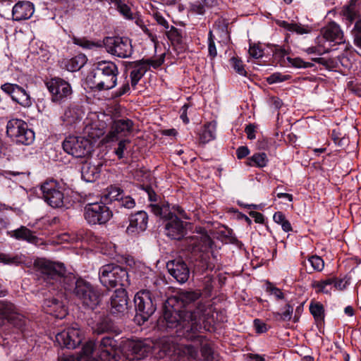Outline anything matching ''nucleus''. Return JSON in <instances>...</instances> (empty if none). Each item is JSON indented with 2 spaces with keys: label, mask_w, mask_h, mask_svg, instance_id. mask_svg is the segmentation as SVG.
I'll return each mask as SVG.
<instances>
[{
  "label": "nucleus",
  "mask_w": 361,
  "mask_h": 361,
  "mask_svg": "<svg viewBox=\"0 0 361 361\" xmlns=\"http://www.w3.org/2000/svg\"><path fill=\"white\" fill-rule=\"evenodd\" d=\"M99 275L101 283L107 288L117 286L127 287L130 285L127 270L115 264L102 266L99 269Z\"/></svg>",
  "instance_id": "423d86ee"
},
{
  "label": "nucleus",
  "mask_w": 361,
  "mask_h": 361,
  "mask_svg": "<svg viewBox=\"0 0 361 361\" xmlns=\"http://www.w3.org/2000/svg\"><path fill=\"white\" fill-rule=\"evenodd\" d=\"M73 42L74 44L87 49H93L98 47H102L103 44V42H94L89 40L85 37H74L73 38Z\"/></svg>",
  "instance_id": "c03bdc74"
},
{
  "label": "nucleus",
  "mask_w": 361,
  "mask_h": 361,
  "mask_svg": "<svg viewBox=\"0 0 361 361\" xmlns=\"http://www.w3.org/2000/svg\"><path fill=\"white\" fill-rule=\"evenodd\" d=\"M217 0H198L190 6V11L196 15H204L207 10L217 6Z\"/></svg>",
  "instance_id": "7c9ffc66"
},
{
  "label": "nucleus",
  "mask_w": 361,
  "mask_h": 361,
  "mask_svg": "<svg viewBox=\"0 0 361 361\" xmlns=\"http://www.w3.org/2000/svg\"><path fill=\"white\" fill-rule=\"evenodd\" d=\"M123 195V190L118 187L110 186L104 192L102 200L107 204L112 202L118 203Z\"/></svg>",
  "instance_id": "2f4dec72"
},
{
  "label": "nucleus",
  "mask_w": 361,
  "mask_h": 361,
  "mask_svg": "<svg viewBox=\"0 0 361 361\" xmlns=\"http://www.w3.org/2000/svg\"><path fill=\"white\" fill-rule=\"evenodd\" d=\"M87 59L85 54H78L66 63V68L68 71L75 72L79 71L87 63Z\"/></svg>",
  "instance_id": "72a5a7b5"
},
{
  "label": "nucleus",
  "mask_w": 361,
  "mask_h": 361,
  "mask_svg": "<svg viewBox=\"0 0 361 361\" xmlns=\"http://www.w3.org/2000/svg\"><path fill=\"white\" fill-rule=\"evenodd\" d=\"M200 296L201 293L198 291H184L181 292L178 296L172 297L171 298L176 300L177 304L176 305L181 309L184 313L187 311H194L200 303L212 308L209 303L197 301ZM212 310H213V309Z\"/></svg>",
  "instance_id": "6ab92c4d"
},
{
  "label": "nucleus",
  "mask_w": 361,
  "mask_h": 361,
  "mask_svg": "<svg viewBox=\"0 0 361 361\" xmlns=\"http://www.w3.org/2000/svg\"><path fill=\"white\" fill-rule=\"evenodd\" d=\"M342 16L343 21H345L346 25L349 27L355 20L357 13L353 7L348 6L343 7Z\"/></svg>",
  "instance_id": "de8ad7c7"
},
{
  "label": "nucleus",
  "mask_w": 361,
  "mask_h": 361,
  "mask_svg": "<svg viewBox=\"0 0 361 361\" xmlns=\"http://www.w3.org/2000/svg\"><path fill=\"white\" fill-rule=\"evenodd\" d=\"M137 318L140 317L142 323L148 320L155 312L156 305L154 303L152 294L149 290H142L136 293L134 298Z\"/></svg>",
  "instance_id": "4468645a"
},
{
  "label": "nucleus",
  "mask_w": 361,
  "mask_h": 361,
  "mask_svg": "<svg viewBox=\"0 0 361 361\" xmlns=\"http://www.w3.org/2000/svg\"><path fill=\"white\" fill-rule=\"evenodd\" d=\"M288 60L289 63L294 67L298 68H310L314 66L313 63L310 62H305L300 58H290L288 57Z\"/></svg>",
  "instance_id": "6e6d98bb"
},
{
  "label": "nucleus",
  "mask_w": 361,
  "mask_h": 361,
  "mask_svg": "<svg viewBox=\"0 0 361 361\" xmlns=\"http://www.w3.org/2000/svg\"><path fill=\"white\" fill-rule=\"evenodd\" d=\"M109 312L116 317H121L128 312V295L125 288L116 289L110 298Z\"/></svg>",
  "instance_id": "aec40b11"
},
{
  "label": "nucleus",
  "mask_w": 361,
  "mask_h": 361,
  "mask_svg": "<svg viewBox=\"0 0 361 361\" xmlns=\"http://www.w3.org/2000/svg\"><path fill=\"white\" fill-rule=\"evenodd\" d=\"M254 326L255 328L256 332L258 334L265 333L269 329L267 325L259 319H255L254 320Z\"/></svg>",
  "instance_id": "e2e57ef3"
},
{
  "label": "nucleus",
  "mask_w": 361,
  "mask_h": 361,
  "mask_svg": "<svg viewBox=\"0 0 361 361\" xmlns=\"http://www.w3.org/2000/svg\"><path fill=\"white\" fill-rule=\"evenodd\" d=\"M321 32L324 38L335 44H340L344 42V35L340 25L335 22H331L324 27Z\"/></svg>",
  "instance_id": "5701e85b"
},
{
  "label": "nucleus",
  "mask_w": 361,
  "mask_h": 361,
  "mask_svg": "<svg viewBox=\"0 0 361 361\" xmlns=\"http://www.w3.org/2000/svg\"><path fill=\"white\" fill-rule=\"evenodd\" d=\"M129 65L133 68L130 74V83L131 86L135 88L147 71V68H145V63L141 60L129 62Z\"/></svg>",
  "instance_id": "c756f323"
},
{
  "label": "nucleus",
  "mask_w": 361,
  "mask_h": 361,
  "mask_svg": "<svg viewBox=\"0 0 361 361\" xmlns=\"http://www.w3.org/2000/svg\"><path fill=\"white\" fill-rule=\"evenodd\" d=\"M63 150L77 158H84L91 153L92 145L84 137L69 136L63 142Z\"/></svg>",
  "instance_id": "ddd939ff"
},
{
  "label": "nucleus",
  "mask_w": 361,
  "mask_h": 361,
  "mask_svg": "<svg viewBox=\"0 0 361 361\" xmlns=\"http://www.w3.org/2000/svg\"><path fill=\"white\" fill-rule=\"evenodd\" d=\"M293 312V307L290 304H286L283 312H273V317L276 321L289 322L292 318Z\"/></svg>",
  "instance_id": "37998d69"
},
{
  "label": "nucleus",
  "mask_w": 361,
  "mask_h": 361,
  "mask_svg": "<svg viewBox=\"0 0 361 361\" xmlns=\"http://www.w3.org/2000/svg\"><path fill=\"white\" fill-rule=\"evenodd\" d=\"M8 234L18 240H25L27 243L37 245L39 239L34 233L26 226H21L20 228L8 232Z\"/></svg>",
  "instance_id": "c85d7f7f"
},
{
  "label": "nucleus",
  "mask_w": 361,
  "mask_h": 361,
  "mask_svg": "<svg viewBox=\"0 0 361 361\" xmlns=\"http://www.w3.org/2000/svg\"><path fill=\"white\" fill-rule=\"evenodd\" d=\"M120 350L129 361L143 359L151 351V346L142 341L125 339L121 342Z\"/></svg>",
  "instance_id": "9d476101"
},
{
  "label": "nucleus",
  "mask_w": 361,
  "mask_h": 361,
  "mask_svg": "<svg viewBox=\"0 0 361 361\" xmlns=\"http://www.w3.org/2000/svg\"><path fill=\"white\" fill-rule=\"evenodd\" d=\"M334 278L328 279L326 280L320 281L317 286L320 291L327 293L330 291L329 289H328V286L334 285Z\"/></svg>",
  "instance_id": "052dcab7"
},
{
  "label": "nucleus",
  "mask_w": 361,
  "mask_h": 361,
  "mask_svg": "<svg viewBox=\"0 0 361 361\" xmlns=\"http://www.w3.org/2000/svg\"><path fill=\"white\" fill-rule=\"evenodd\" d=\"M14 328L24 333L27 326L25 317L16 310L8 322Z\"/></svg>",
  "instance_id": "e433bc0d"
},
{
  "label": "nucleus",
  "mask_w": 361,
  "mask_h": 361,
  "mask_svg": "<svg viewBox=\"0 0 361 361\" xmlns=\"http://www.w3.org/2000/svg\"><path fill=\"white\" fill-rule=\"evenodd\" d=\"M273 55L276 59H282L286 55V51L279 45H274L273 49Z\"/></svg>",
  "instance_id": "0e129e2a"
},
{
  "label": "nucleus",
  "mask_w": 361,
  "mask_h": 361,
  "mask_svg": "<svg viewBox=\"0 0 361 361\" xmlns=\"http://www.w3.org/2000/svg\"><path fill=\"white\" fill-rule=\"evenodd\" d=\"M116 346V341L109 336L103 337L99 344L90 341L82 346L81 356L87 361L94 355L101 361H118Z\"/></svg>",
  "instance_id": "39448f33"
},
{
  "label": "nucleus",
  "mask_w": 361,
  "mask_h": 361,
  "mask_svg": "<svg viewBox=\"0 0 361 361\" xmlns=\"http://www.w3.org/2000/svg\"><path fill=\"white\" fill-rule=\"evenodd\" d=\"M278 25L288 31L295 32L299 35L307 34L311 31V28L307 25L305 26L301 24L289 23L284 20L279 22Z\"/></svg>",
  "instance_id": "c9c22d12"
},
{
  "label": "nucleus",
  "mask_w": 361,
  "mask_h": 361,
  "mask_svg": "<svg viewBox=\"0 0 361 361\" xmlns=\"http://www.w3.org/2000/svg\"><path fill=\"white\" fill-rule=\"evenodd\" d=\"M212 244V238L206 233L186 237L183 240V245L193 256L201 260H205V255L209 252Z\"/></svg>",
  "instance_id": "1a4fd4ad"
},
{
  "label": "nucleus",
  "mask_w": 361,
  "mask_h": 361,
  "mask_svg": "<svg viewBox=\"0 0 361 361\" xmlns=\"http://www.w3.org/2000/svg\"><path fill=\"white\" fill-rule=\"evenodd\" d=\"M34 13L33 5L30 1H19L13 7V19L16 21L30 18Z\"/></svg>",
  "instance_id": "bb28decb"
},
{
  "label": "nucleus",
  "mask_w": 361,
  "mask_h": 361,
  "mask_svg": "<svg viewBox=\"0 0 361 361\" xmlns=\"http://www.w3.org/2000/svg\"><path fill=\"white\" fill-rule=\"evenodd\" d=\"M149 207L151 212L157 216L168 220L165 225L166 234L171 239L180 240L186 233V224L181 221L173 212H176L185 219H190V216L185 210L178 205H173L170 208L167 202L150 204Z\"/></svg>",
  "instance_id": "7ed1b4c3"
},
{
  "label": "nucleus",
  "mask_w": 361,
  "mask_h": 361,
  "mask_svg": "<svg viewBox=\"0 0 361 361\" xmlns=\"http://www.w3.org/2000/svg\"><path fill=\"white\" fill-rule=\"evenodd\" d=\"M231 66L236 73L240 75L245 76L247 74L243 61L237 57H232L230 60Z\"/></svg>",
  "instance_id": "8fccbe9b"
},
{
  "label": "nucleus",
  "mask_w": 361,
  "mask_h": 361,
  "mask_svg": "<svg viewBox=\"0 0 361 361\" xmlns=\"http://www.w3.org/2000/svg\"><path fill=\"white\" fill-rule=\"evenodd\" d=\"M208 52L211 59H214L217 55V51L214 42V36L212 30L208 33Z\"/></svg>",
  "instance_id": "864d4df0"
},
{
  "label": "nucleus",
  "mask_w": 361,
  "mask_h": 361,
  "mask_svg": "<svg viewBox=\"0 0 361 361\" xmlns=\"http://www.w3.org/2000/svg\"><path fill=\"white\" fill-rule=\"evenodd\" d=\"M203 327L202 322L189 327L186 330L185 339L196 343V346L200 348L201 355L204 361H213V351L211 345L206 336L200 335Z\"/></svg>",
  "instance_id": "9b49d317"
},
{
  "label": "nucleus",
  "mask_w": 361,
  "mask_h": 361,
  "mask_svg": "<svg viewBox=\"0 0 361 361\" xmlns=\"http://www.w3.org/2000/svg\"><path fill=\"white\" fill-rule=\"evenodd\" d=\"M83 113L82 110L76 106L68 108L64 113L63 121L67 125H72L82 119Z\"/></svg>",
  "instance_id": "473e14b6"
},
{
  "label": "nucleus",
  "mask_w": 361,
  "mask_h": 361,
  "mask_svg": "<svg viewBox=\"0 0 361 361\" xmlns=\"http://www.w3.org/2000/svg\"><path fill=\"white\" fill-rule=\"evenodd\" d=\"M0 262L4 264H15L18 262V257H10L6 254H0Z\"/></svg>",
  "instance_id": "338daca9"
},
{
  "label": "nucleus",
  "mask_w": 361,
  "mask_h": 361,
  "mask_svg": "<svg viewBox=\"0 0 361 361\" xmlns=\"http://www.w3.org/2000/svg\"><path fill=\"white\" fill-rule=\"evenodd\" d=\"M117 205L126 208V209H133L135 206V201L133 198L130 196H122L121 198L117 203Z\"/></svg>",
  "instance_id": "4d7b16f0"
},
{
  "label": "nucleus",
  "mask_w": 361,
  "mask_h": 361,
  "mask_svg": "<svg viewBox=\"0 0 361 361\" xmlns=\"http://www.w3.org/2000/svg\"><path fill=\"white\" fill-rule=\"evenodd\" d=\"M144 63L145 68L147 69L149 67H153L154 68H157L159 66L162 65L164 63V59L161 58L157 59H142L141 60Z\"/></svg>",
  "instance_id": "bf43d9fd"
},
{
  "label": "nucleus",
  "mask_w": 361,
  "mask_h": 361,
  "mask_svg": "<svg viewBox=\"0 0 361 361\" xmlns=\"http://www.w3.org/2000/svg\"><path fill=\"white\" fill-rule=\"evenodd\" d=\"M16 310V307L13 303L0 301V319H6L8 322Z\"/></svg>",
  "instance_id": "58836bf2"
},
{
  "label": "nucleus",
  "mask_w": 361,
  "mask_h": 361,
  "mask_svg": "<svg viewBox=\"0 0 361 361\" xmlns=\"http://www.w3.org/2000/svg\"><path fill=\"white\" fill-rule=\"evenodd\" d=\"M38 275L49 284L61 287L73 293L83 306L95 309L101 301V293L90 282L77 279L72 273H67L63 264L39 259L35 262Z\"/></svg>",
  "instance_id": "f257e3e1"
},
{
  "label": "nucleus",
  "mask_w": 361,
  "mask_h": 361,
  "mask_svg": "<svg viewBox=\"0 0 361 361\" xmlns=\"http://www.w3.org/2000/svg\"><path fill=\"white\" fill-rule=\"evenodd\" d=\"M44 311L56 318L62 319L66 315V310L63 302L56 298L46 299L42 305Z\"/></svg>",
  "instance_id": "393cba45"
},
{
  "label": "nucleus",
  "mask_w": 361,
  "mask_h": 361,
  "mask_svg": "<svg viewBox=\"0 0 361 361\" xmlns=\"http://www.w3.org/2000/svg\"><path fill=\"white\" fill-rule=\"evenodd\" d=\"M175 298H169L164 306L163 315L158 320V326L161 329L166 331L175 330L177 337L186 338V330L192 326L204 324V329L211 324L213 317L212 310L208 306L200 303L194 311L184 313L178 307Z\"/></svg>",
  "instance_id": "f03ea898"
},
{
  "label": "nucleus",
  "mask_w": 361,
  "mask_h": 361,
  "mask_svg": "<svg viewBox=\"0 0 361 361\" xmlns=\"http://www.w3.org/2000/svg\"><path fill=\"white\" fill-rule=\"evenodd\" d=\"M199 355L198 346L194 344L178 343L176 345V355L183 361H195Z\"/></svg>",
  "instance_id": "a878e982"
},
{
  "label": "nucleus",
  "mask_w": 361,
  "mask_h": 361,
  "mask_svg": "<svg viewBox=\"0 0 361 361\" xmlns=\"http://www.w3.org/2000/svg\"><path fill=\"white\" fill-rule=\"evenodd\" d=\"M133 122L128 118L114 120L111 126V130L107 135L111 140H117L127 137L132 131Z\"/></svg>",
  "instance_id": "412c9836"
},
{
  "label": "nucleus",
  "mask_w": 361,
  "mask_h": 361,
  "mask_svg": "<svg viewBox=\"0 0 361 361\" xmlns=\"http://www.w3.org/2000/svg\"><path fill=\"white\" fill-rule=\"evenodd\" d=\"M148 215L144 211H139L129 217V226L127 227L128 233H135L143 231L147 228Z\"/></svg>",
  "instance_id": "b1692460"
},
{
  "label": "nucleus",
  "mask_w": 361,
  "mask_h": 361,
  "mask_svg": "<svg viewBox=\"0 0 361 361\" xmlns=\"http://www.w3.org/2000/svg\"><path fill=\"white\" fill-rule=\"evenodd\" d=\"M44 201L53 208L64 206V195L59 183L54 180L44 182L40 188Z\"/></svg>",
  "instance_id": "2eb2a0df"
},
{
  "label": "nucleus",
  "mask_w": 361,
  "mask_h": 361,
  "mask_svg": "<svg viewBox=\"0 0 361 361\" xmlns=\"http://www.w3.org/2000/svg\"><path fill=\"white\" fill-rule=\"evenodd\" d=\"M118 73V68L115 63L101 61L95 64L90 80L97 90H109L116 86Z\"/></svg>",
  "instance_id": "20e7f679"
},
{
  "label": "nucleus",
  "mask_w": 361,
  "mask_h": 361,
  "mask_svg": "<svg viewBox=\"0 0 361 361\" xmlns=\"http://www.w3.org/2000/svg\"><path fill=\"white\" fill-rule=\"evenodd\" d=\"M216 137V126L212 123L204 125L200 134V142L205 144L213 140Z\"/></svg>",
  "instance_id": "4c0bfd02"
},
{
  "label": "nucleus",
  "mask_w": 361,
  "mask_h": 361,
  "mask_svg": "<svg viewBox=\"0 0 361 361\" xmlns=\"http://www.w3.org/2000/svg\"><path fill=\"white\" fill-rule=\"evenodd\" d=\"M93 332L97 334L108 333L114 330L112 322L107 317L102 318L92 327Z\"/></svg>",
  "instance_id": "f704fd0d"
},
{
  "label": "nucleus",
  "mask_w": 361,
  "mask_h": 361,
  "mask_svg": "<svg viewBox=\"0 0 361 361\" xmlns=\"http://www.w3.org/2000/svg\"><path fill=\"white\" fill-rule=\"evenodd\" d=\"M118 143V147L115 149V154L119 159L124 157V151L127 149V146L130 143V140L128 139H123Z\"/></svg>",
  "instance_id": "603ef678"
},
{
  "label": "nucleus",
  "mask_w": 361,
  "mask_h": 361,
  "mask_svg": "<svg viewBox=\"0 0 361 361\" xmlns=\"http://www.w3.org/2000/svg\"><path fill=\"white\" fill-rule=\"evenodd\" d=\"M290 78L288 75H283L280 73H274L267 78L269 84H274L286 81Z\"/></svg>",
  "instance_id": "13d9d810"
},
{
  "label": "nucleus",
  "mask_w": 361,
  "mask_h": 361,
  "mask_svg": "<svg viewBox=\"0 0 361 361\" xmlns=\"http://www.w3.org/2000/svg\"><path fill=\"white\" fill-rule=\"evenodd\" d=\"M6 134L14 142L18 144L29 145L35 140L34 132L28 128V125L21 119H11L6 125Z\"/></svg>",
  "instance_id": "0eeeda50"
},
{
  "label": "nucleus",
  "mask_w": 361,
  "mask_h": 361,
  "mask_svg": "<svg viewBox=\"0 0 361 361\" xmlns=\"http://www.w3.org/2000/svg\"><path fill=\"white\" fill-rule=\"evenodd\" d=\"M55 338V342L59 346L74 349L81 343L82 334L81 330L75 325L57 333Z\"/></svg>",
  "instance_id": "f3484780"
},
{
  "label": "nucleus",
  "mask_w": 361,
  "mask_h": 361,
  "mask_svg": "<svg viewBox=\"0 0 361 361\" xmlns=\"http://www.w3.org/2000/svg\"><path fill=\"white\" fill-rule=\"evenodd\" d=\"M353 37L355 44L361 48V18L355 22L353 29Z\"/></svg>",
  "instance_id": "5fc2aeb1"
},
{
  "label": "nucleus",
  "mask_w": 361,
  "mask_h": 361,
  "mask_svg": "<svg viewBox=\"0 0 361 361\" xmlns=\"http://www.w3.org/2000/svg\"><path fill=\"white\" fill-rule=\"evenodd\" d=\"M83 216L90 225H103L111 219L113 213L106 203L94 202L86 204Z\"/></svg>",
  "instance_id": "6e6552de"
},
{
  "label": "nucleus",
  "mask_w": 361,
  "mask_h": 361,
  "mask_svg": "<svg viewBox=\"0 0 361 361\" xmlns=\"http://www.w3.org/2000/svg\"><path fill=\"white\" fill-rule=\"evenodd\" d=\"M1 90L9 95L11 99L23 107H30L32 102L30 94L20 85L6 82L1 85Z\"/></svg>",
  "instance_id": "a211bd4d"
},
{
  "label": "nucleus",
  "mask_w": 361,
  "mask_h": 361,
  "mask_svg": "<svg viewBox=\"0 0 361 361\" xmlns=\"http://www.w3.org/2000/svg\"><path fill=\"white\" fill-rule=\"evenodd\" d=\"M165 32L168 39L172 44H180L182 43L183 36V30H179L174 26H171Z\"/></svg>",
  "instance_id": "79ce46f5"
},
{
  "label": "nucleus",
  "mask_w": 361,
  "mask_h": 361,
  "mask_svg": "<svg viewBox=\"0 0 361 361\" xmlns=\"http://www.w3.org/2000/svg\"><path fill=\"white\" fill-rule=\"evenodd\" d=\"M310 311L317 322H323L324 318V310L320 302H311Z\"/></svg>",
  "instance_id": "a18cd8bd"
},
{
  "label": "nucleus",
  "mask_w": 361,
  "mask_h": 361,
  "mask_svg": "<svg viewBox=\"0 0 361 361\" xmlns=\"http://www.w3.org/2000/svg\"><path fill=\"white\" fill-rule=\"evenodd\" d=\"M249 54L252 57L259 59L263 56V51L259 47L253 46L250 47Z\"/></svg>",
  "instance_id": "774afa93"
},
{
  "label": "nucleus",
  "mask_w": 361,
  "mask_h": 361,
  "mask_svg": "<svg viewBox=\"0 0 361 361\" xmlns=\"http://www.w3.org/2000/svg\"><path fill=\"white\" fill-rule=\"evenodd\" d=\"M116 5L118 11L127 19H132L133 14L130 7L122 1V0H116Z\"/></svg>",
  "instance_id": "3c124183"
},
{
  "label": "nucleus",
  "mask_w": 361,
  "mask_h": 361,
  "mask_svg": "<svg viewBox=\"0 0 361 361\" xmlns=\"http://www.w3.org/2000/svg\"><path fill=\"white\" fill-rule=\"evenodd\" d=\"M102 166L85 161L80 169L82 178L86 182H94L99 176Z\"/></svg>",
  "instance_id": "cd10ccee"
},
{
  "label": "nucleus",
  "mask_w": 361,
  "mask_h": 361,
  "mask_svg": "<svg viewBox=\"0 0 361 361\" xmlns=\"http://www.w3.org/2000/svg\"><path fill=\"white\" fill-rule=\"evenodd\" d=\"M143 189L146 192L148 196V199L152 202H157L160 198L158 195L154 192L152 187L149 185L143 186Z\"/></svg>",
  "instance_id": "680f3d73"
},
{
  "label": "nucleus",
  "mask_w": 361,
  "mask_h": 361,
  "mask_svg": "<svg viewBox=\"0 0 361 361\" xmlns=\"http://www.w3.org/2000/svg\"><path fill=\"white\" fill-rule=\"evenodd\" d=\"M178 343H175L170 338H163L159 344L160 352L164 355H170L175 353L176 355V345Z\"/></svg>",
  "instance_id": "ea45409f"
},
{
  "label": "nucleus",
  "mask_w": 361,
  "mask_h": 361,
  "mask_svg": "<svg viewBox=\"0 0 361 361\" xmlns=\"http://www.w3.org/2000/svg\"><path fill=\"white\" fill-rule=\"evenodd\" d=\"M312 61H314L319 64H322L328 68H331L334 67V62L331 59H326L324 58H314V59H312Z\"/></svg>",
  "instance_id": "69168bd1"
},
{
  "label": "nucleus",
  "mask_w": 361,
  "mask_h": 361,
  "mask_svg": "<svg viewBox=\"0 0 361 361\" xmlns=\"http://www.w3.org/2000/svg\"><path fill=\"white\" fill-rule=\"evenodd\" d=\"M218 238L226 243H235L238 242L237 238L232 229L224 226L222 229L219 230L217 233Z\"/></svg>",
  "instance_id": "a19ab883"
},
{
  "label": "nucleus",
  "mask_w": 361,
  "mask_h": 361,
  "mask_svg": "<svg viewBox=\"0 0 361 361\" xmlns=\"http://www.w3.org/2000/svg\"><path fill=\"white\" fill-rule=\"evenodd\" d=\"M103 44L108 53L119 58H129L133 52L131 40L128 37H106Z\"/></svg>",
  "instance_id": "f8f14e48"
},
{
  "label": "nucleus",
  "mask_w": 361,
  "mask_h": 361,
  "mask_svg": "<svg viewBox=\"0 0 361 361\" xmlns=\"http://www.w3.org/2000/svg\"><path fill=\"white\" fill-rule=\"evenodd\" d=\"M308 262L311 264L312 271H320L324 269V260L319 256L314 255L309 257Z\"/></svg>",
  "instance_id": "09e8293b"
},
{
  "label": "nucleus",
  "mask_w": 361,
  "mask_h": 361,
  "mask_svg": "<svg viewBox=\"0 0 361 361\" xmlns=\"http://www.w3.org/2000/svg\"><path fill=\"white\" fill-rule=\"evenodd\" d=\"M166 267L169 274L180 283H183L188 281L190 270L182 259H176L169 262Z\"/></svg>",
  "instance_id": "4be33fe9"
},
{
  "label": "nucleus",
  "mask_w": 361,
  "mask_h": 361,
  "mask_svg": "<svg viewBox=\"0 0 361 361\" xmlns=\"http://www.w3.org/2000/svg\"><path fill=\"white\" fill-rule=\"evenodd\" d=\"M46 86L51 93V100L55 103H63L72 94L71 85L60 78H54L46 82Z\"/></svg>",
  "instance_id": "dca6fc26"
},
{
  "label": "nucleus",
  "mask_w": 361,
  "mask_h": 361,
  "mask_svg": "<svg viewBox=\"0 0 361 361\" xmlns=\"http://www.w3.org/2000/svg\"><path fill=\"white\" fill-rule=\"evenodd\" d=\"M250 165L263 168L267 166L268 162L267 156L264 152L256 153L253 154L250 159Z\"/></svg>",
  "instance_id": "49530a36"
}]
</instances>
